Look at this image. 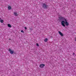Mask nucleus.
I'll return each mask as SVG.
<instances>
[{
    "label": "nucleus",
    "mask_w": 76,
    "mask_h": 76,
    "mask_svg": "<svg viewBox=\"0 0 76 76\" xmlns=\"http://www.w3.org/2000/svg\"><path fill=\"white\" fill-rule=\"evenodd\" d=\"M59 20H64L65 22V24L66 26H68V25H69V23L67 22V19H66L64 17L61 16L59 17Z\"/></svg>",
    "instance_id": "1"
},
{
    "label": "nucleus",
    "mask_w": 76,
    "mask_h": 76,
    "mask_svg": "<svg viewBox=\"0 0 76 76\" xmlns=\"http://www.w3.org/2000/svg\"><path fill=\"white\" fill-rule=\"evenodd\" d=\"M65 21L64 20L62 21L61 22V25L64 27H65L66 26H65Z\"/></svg>",
    "instance_id": "2"
},
{
    "label": "nucleus",
    "mask_w": 76,
    "mask_h": 76,
    "mask_svg": "<svg viewBox=\"0 0 76 76\" xmlns=\"http://www.w3.org/2000/svg\"><path fill=\"white\" fill-rule=\"evenodd\" d=\"M8 51L10 52V54H13L14 53V51H13L11 50V49H8Z\"/></svg>",
    "instance_id": "3"
},
{
    "label": "nucleus",
    "mask_w": 76,
    "mask_h": 76,
    "mask_svg": "<svg viewBox=\"0 0 76 76\" xmlns=\"http://www.w3.org/2000/svg\"><path fill=\"white\" fill-rule=\"evenodd\" d=\"M14 15L15 16H18L19 15V14H18V12H14Z\"/></svg>",
    "instance_id": "4"
},
{
    "label": "nucleus",
    "mask_w": 76,
    "mask_h": 76,
    "mask_svg": "<svg viewBox=\"0 0 76 76\" xmlns=\"http://www.w3.org/2000/svg\"><path fill=\"white\" fill-rule=\"evenodd\" d=\"M42 7L45 9L47 7V5L45 4H43Z\"/></svg>",
    "instance_id": "5"
},
{
    "label": "nucleus",
    "mask_w": 76,
    "mask_h": 76,
    "mask_svg": "<svg viewBox=\"0 0 76 76\" xmlns=\"http://www.w3.org/2000/svg\"><path fill=\"white\" fill-rule=\"evenodd\" d=\"M44 66H45V65L44 64H41L39 65V67H41V68H43Z\"/></svg>",
    "instance_id": "6"
},
{
    "label": "nucleus",
    "mask_w": 76,
    "mask_h": 76,
    "mask_svg": "<svg viewBox=\"0 0 76 76\" xmlns=\"http://www.w3.org/2000/svg\"><path fill=\"white\" fill-rule=\"evenodd\" d=\"M59 34L61 35V36L63 37V34L60 31H58Z\"/></svg>",
    "instance_id": "7"
},
{
    "label": "nucleus",
    "mask_w": 76,
    "mask_h": 76,
    "mask_svg": "<svg viewBox=\"0 0 76 76\" xmlns=\"http://www.w3.org/2000/svg\"><path fill=\"white\" fill-rule=\"evenodd\" d=\"M8 9L9 10L12 9V7H11L10 6H8Z\"/></svg>",
    "instance_id": "8"
},
{
    "label": "nucleus",
    "mask_w": 76,
    "mask_h": 76,
    "mask_svg": "<svg viewBox=\"0 0 76 76\" xmlns=\"http://www.w3.org/2000/svg\"><path fill=\"white\" fill-rule=\"evenodd\" d=\"M0 21L1 23H3V22H4V20H1Z\"/></svg>",
    "instance_id": "9"
},
{
    "label": "nucleus",
    "mask_w": 76,
    "mask_h": 76,
    "mask_svg": "<svg viewBox=\"0 0 76 76\" xmlns=\"http://www.w3.org/2000/svg\"><path fill=\"white\" fill-rule=\"evenodd\" d=\"M8 27H9L10 28H11V27H12V26H11V25H10V24H8Z\"/></svg>",
    "instance_id": "10"
},
{
    "label": "nucleus",
    "mask_w": 76,
    "mask_h": 76,
    "mask_svg": "<svg viewBox=\"0 0 76 76\" xmlns=\"http://www.w3.org/2000/svg\"><path fill=\"white\" fill-rule=\"evenodd\" d=\"M44 41L45 42H47V41H48V39H47V38H46L45 39Z\"/></svg>",
    "instance_id": "11"
},
{
    "label": "nucleus",
    "mask_w": 76,
    "mask_h": 76,
    "mask_svg": "<svg viewBox=\"0 0 76 76\" xmlns=\"http://www.w3.org/2000/svg\"><path fill=\"white\" fill-rule=\"evenodd\" d=\"M21 32H22L23 33V32H24V31H23V30H21Z\"/></svg>",
    "instance_id": "12"
},
{
    "label": "nucleus",
    "mask_w": 76,
    "mask_h": 76,
    "mask_svg": "<svg viewBox=\"0 0 76 76\" xmlns=\"http://www.w3.org/2000/svg\"><path fill=\"white\" fill-rule=\"evenodd\" d=\"M37 46H39V44L38 43H37Z\"/></svg>",
    "instance_id": "13"
},
{
    "label": "nucleus",
    "mask_w": 76,
    "mask_h": 76,
    "mask_svg": "<svg viewBox=\"0 0 76 76\" xmlns=\"http://www.w3.org/2000/svg\"><path fill=\"white\" fill-rule=\"evenodd\" d=\"M25 29H27V28H26V27H25Z\"/></svg>",
    "instance_id": "14"
},
{
    "label": "nucleus",
    "mask_w": 76,
    "mask_h": 76,
    "mask_svg": "<svg viewBox=\"0 0 76 76\" xmlns=\"http://www.w3.org/2000/svg\"><path fill=\"white\" fill-rule=\"evenodd\" d=\"M30 30H31V31H32V29L31 28H30Z\"/></svg>",
    "instance_id": "15"
},
{
    "label": "nucleus",
    "mask_w": 76,
    "mask_h": 76,
    "mask_svg": "<svg viewBox=\"0 0 76 76\" xmlns=\"http://www.w3.org/2000/svg\"><path fill=\"white\" fill-rule=\"evenodd\" d=\"M75 41H76V37H75Z\"/></svg>",
    "instance_id": "16"
},
{
    "label": "nucleus",
    "mask_w": 76,
    "mask_h": 76,
    "mask_svg": "<svg viewBox=\"0 0 76 76\" xmlns=\"http://www.w3.org/2000/svg\"><path fill=\"white\" fill-rule=\"evenodd\" d=\"M73 55H75V53H73Z\"/></svg>",
    "instance_id": "17"
},
{
    "label": "nucleus",
    "mask_w": 76,
    "mask_h": 76,
    "mask_svg": "<svg viewBox=\"0 0 76 76\" xmlns=\"http://www.w3.org/2000/svg\"><path fill=\"white\" fill-rule=\"evenodd\" d=\"M10 39H9V40H10Z\"/></svg>",
    "instance_id": "18"
},
{
    "label": "nucleus",
    "mask_w": 76,
    "mask_h": 76,
    "mask_svg": "<svg viewBox=\"0 0 76 76\" xmlns=\"http://www.w3.org/2000/svg\"><path fill=\"white\" fill-rule=\"evenodd\" d=\"M1 18H0V20H1Z\"/></svg>",
    "instance_id": "19"
},
{
    "label": "nucleus",
    "mask_w": 76,
    "mask_h": 76,
    "mask_svg": "<svg viewBox=\"0 0 76 76\" xmlns=\"http://www.w3.org/2000/svg\"><path fill=\"white\" fill-rule=\"evenodd\" d=\"M3 24H4V23H3Z\"/></svg>",
    "instance_id": "20"
}]
</instances>
